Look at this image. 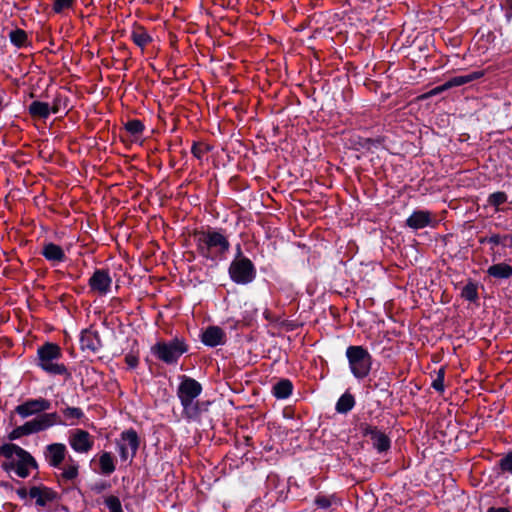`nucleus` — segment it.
<instances>
[{
  "label": "nucleus",
  "mask_w": 512,
  "mask_h": 512,
  "mask_svg": "<svg viewBox=\"0 0 512 512\" xmlns=\"http://www.w3.org/2000/svg\"><path fill=\"white\" fill-rule=\"evenodd\" d=\"M105 506L109 512H123L121 502L116 496H108L105 499Z\"/></svg>",
  "instance_id": "nucleus-32"
},
{
  "label": "nucleus",
  "mask_w": 512,
  "mask_h": 512,
  "mask_svg": "<svg viewBox=\"0 0 512 512\" xmlns=\"http://www.w3.org/2000/svg\"><path fill=\"white\" fill-rule=\"evenodd\" d=\"M346 357L353 376L359 380L366 378L372 369L373 358L361 345H351L346 349Z\"/></svg>",
  "instance_id": "nucleus-5"
},
{
  "label": "nucleus",
  "mask_w": 512,
  "mask_h": 512,
  "mask_svg": "<svg viewBox=\"0 0 512 512\" xmlns=\"http://www.w3.org/2000/svg\"><path fill=\"white\" fill-rule=\"evenodd\" d=\"M125 363L128 365L129 368H136L139 364V357L137 354L134 353H128L125 355L124 358Z\"/></svg>",
  "instance_id": "nucleus-37"
},
{
  "label": "nucleus",
  "mask_w": 512,
  "mask_h": 512,
  "mask_svg": "<svg viewBox=\"0 0 512 512\" xmlns=\"http://www.w3.org/2000/svg\"><path fill=\"white\" fill-rule=\"evenodd\" d=\"M0 448H10V449H13V448H21L20 446L16 445V444H13V443H4L0 446Z\"/></svg>",
  "instance_id": "nucleus-48"
},
{
  "label": "nucleus",
  "mask_w": 512,
  "mask_h": 512,
  "mask_svg": "<svg viewBox=\"0 0 512 512\" xmlns=\"http://www.w3.org/2000/svg\"><path fill=\"white\" fill-rule=\"evenodd\" d=\"M8 321L7 315L0 313V326Z\"/></svg>",
  "instance_id": "nucleus-49"
},
{
  "label": "nucleus",
  "mask_w": 512,
  "mask_h": 512,
  "mask_svg": "<svg viewBox=\"0 0 512 512\" xmlns=\"http://www.w3.org/2000/svg\"><path fill=\"white\" fill-rule=\"evenodd\" d=\"M461 297L469 302L475 303L479 299L478 285L473 281L468 283L462 288Z\"/></svg>",
  "instance_id": "nucleus-25"
},
{
  "label": "nucleus",
  "mask_w": 512,
  "mask_h": 512,
  "mask_svg": "<svg viewBox=\"0 0 512 512\" xmlns=\"http://www.w3.org/2000/svg\"><path fill=\"white\" fill-rule=\"evenodd\" d=\"M111 283L109 271L105 269L96 270L89 279L91 290L100 295H105L110 291Z\"/></svg>",
  "instance_id": "nucleus-10"
},
{
  "label": "nucleus",
  "mask_w": 512,
  "mask_h": 512,
  "mask_svg": "<svg viewBox=\"0 0 512 512\" xmlns=\"http://www.w3.org/2000/svg\"><path fill=\"white\" fill-rule=\"evenodd\" d=\"M100 469L104 474H111L115 470V465L109 453H104L100 457Z\"/></svg>",
  "instance_id": "nucleus-30"
},
{
  "label": "nucleus",
  "mask_w": 512,
  "mask_h": 512,
  "mask_svg": "<svg viewBox=\"0 0 512 512\" xmlns=\"http://www.w3.org/2000/svg\"><path fill=\"white\" fill-rule=\"evenodd\" d=\"M445 367H441L437 371L436 378L432 381L431 387L437 392L443 393L445 390L444 379H445Z\"/></svg>",
  "instance_id": "nucleus-31"
},
{
  "label": "nucleus",
  "mask_w": 512,
  "mask_h": 512,
  "mask_svg": "<svg viewBox=\"0 0 512 512\" xmlns=\"http://www.w3.org/2000/svg\"><path fill=\"white\" fill-rule=\"evenodd\" d=\"M75 0H66V9H69L73 6Z\"/></svg>",
  "instance_id": "nucleus-50"
},
{
  "label": "nucleus",
  "mask_w": 512,
  "mask_h": 512,
  "mask_svg": "<svg viewBox=\"0 0 512 512\" xmlns=\"http://www.w3.org/2000/svg\"><path fill=\"white\" fill-rule=\"evenodd\" d=\"M125 129L128 133H130L134 137H139L142 135L145 126L143 122L139 119H132L125 123Z\"/></svg>",
  "instance_id": "nucleus-26"
},
{
  "label": "nucleus",
  "mask_w": 512,
  "mask_h": 512,
  "mask_svg": "<svg viewBox=\"0 0 512 512\" xmlns=\"http://www.w3.org/2000/svg\"><path fill=\"white\" fill-rule=\"evenodd\" d=\"M212 149V146H210L207 143L204 142H193L191 147V153L195 158L198 160H202L204 155L209 153Z\"/></svg>",
  "instance_id": "nucleus-28"
},
{
  "label": "nucleus",
  "mask_w": 512,
  "mask_h": 512,
  "mask_svg": "<svg viewBox=\"0 0 512 512\" xmlns=\"http://www.w3.org/2000/svg\"><path fill=\"white\" fill-rule=\"evenodd\" d=\"M51 408V402L44 398L28 399L17 405L14 412L25 419L32 415H37L32 420L23 425L14 428L8 435L9 440L13 441L22 436L32 435L48 429L57 423L59 416L57 413H44Z\"/></svg>",
  "instance_id": "nucleus-1"
},
{
  "label": "nucleus",
  "mask_w": 512,
  "mask_h": 512,
  "mask_svg": "<svg viewBox=\"0 0 512 512\" xmlns=\"http://www.w3.org/2000/svg\"><path fill=\"white\" fill-rule=\"evenodd\" d=\"M202 392L201 384L195 379L183 376L177 389V396L183 406V416L188 420H199L202 408L197 397Z\"/></svg>",
  "instance_id": "nucleus-3"
},
{
  "label": "nucleus",
  "mask_w": 512,
  "mask_h": 512,
  "mask_svg": "<svg viewBox=\"0 0 512 512\" xmlns=\"http://www.w3.org/2000/svg\"><path fill=\"white\" fill-rule=\"evenodd\" d=\"M17 494L21 499H26L29 496V491L26 488L22 487L17 490Z\"/></svg>",
  "instance_id": "nucleus-44"
},
{
  "label": "nucleus",
  "mask_w": 512,
  "mask_h": 512,
  "mask_svg": "<svg viewBox=\"0 0 512 512\" xmlns=\"http://www.w3.org/2000/svg\"><path fill=\"white\" fill-rule=\"evenodd\" d=\"M131 40L143 52L145 48L152 43L153 38L144 26L134 23L131 29Z\"/></svg>",
  "instance_id": "nucleus-15"
},
{
  "label": "nucleus",
  "mask_w": 512,
  "mask_h": 512,
  "mask_svg": "<svg viewBox=\"0 0 512 512\" xmlns=\"http://www.w3.org/2000/svg\"><path fill=\"white\" fill-rule=\"evenodd\" d=\"M507 240L504 239V235L500 234H493L490 237H485L480 240L481 243H489L494 246H497L499 244H504Z\"/></svg>",
  "instance_id": "nucleus-35"
},
{
  "label": "nucleus",
  "mask_w": 512,
  "mask_h": 512,
  "mask_svg": "<svg viewBox=\"0 0 512 512\" xmlns=\"http://www.w3.org/2000/svg\"><path fill=\"white\" fill-rule=\"evenodd\" d=\"M360 430L362 435L371 441L374 448H390L389 437L376 426L363 423L360 425Z\"/></svg>",
  "instance_id": "nucleus-9"
},
{
  "label": "nucleus",
  "mask_w": 512,
  "mask_h": 512,
  "mask_svg": "<svg viewBox=\"0 0 512 512\" xmlns=\"http://www.w3.org/2000/svg\"><path fill=\"white\" fill-rule=\"evenodd\" d=\"M507 194L503 191H497L489 195L487 202L493 206L496 211L500 210V206L507 202Z\"/></svg>",
  "instance_id": "nucleus-27"
},
{
  "label": "nucleus",
  "mask_w": 512,
  "mask_h": 512,
  "mask_svg": "<svg viewBox=\"0 0 512 512\" xmlns=\"http://www.w3.org/2000/svg\"><path fill=\"white\" fill-rule=\"evenodd\" d=\"M70 277H77V275H73L70 272L68 273Z\"/></svg>",
  "instance_id": "nucleus-54"
},
{
  "label": "nucleus",
  "mask_w": 512,
  "mask_h": 512,
  "mask_svg": "<svg viewBox=\"0 0 512 512\" xmlns=\"http://www.w3.org/2000/svg\"><path fill=\"white\" fill-rule=\"evenodd\" d=\"M52 452V463L54 466L60 465L64 461V450H48Z\"/></svg>",
  "instance_id": "nucleus-38"
},
{
  "label": "nucleus",
  "mask_w": 512,
  "mask_h": 512,
  "mask_svg": "<svg viewBox=\"0 0 512 512\" xmlns=\"http://www.w3.org/2000/svg\"><path fill=\"white\" fill-rule=\"evenodd\" d=\"M499 467L503 472L512 474V451L506 453L499 461Z\"/></svg>",
  "instance_id": "nucleus-34"
},
{
  "label": "nucleus",
  "mask_w": 512,
  "mask_h": 512,
  "mask_svg": "<svg viewBox=\"0 0 512 512\" xmlns=\"http://www.w3.org/2000/svg\"><path fill=\"white\" fill-rule=\"evenodd\" d=\"M71 448H91L93 440L89 432L82 429H73L69 434Z\"/></svg>",
  "instance_id": "nucleus-16"
},
{
  "label": "nucleus",
  "mask_w": 512,
  "mask_h": 512,
  "mask_svg": "<svg viewBox=\"0 0 512 512\" xmlns=\"http://www.w3.org/2000/svg\"><path fill=\"white\" fill-rule=\"evenodd\" d=\"M52 10L54 13H62L64 11V0H54Z\"/></svg>",
  "instance_id": "nucleus-41"
},
{
  "label": "nucleus",
  "mask_w": 512,
  "mask_h": 512,
  "mask_svg": "<svg viewBox=\"0 0 512 512\" xmlns=\"http://www.w3.org/2000/svg\"><path fill=\"white\" fill-rule=\"evenodd\" d=\"M119 448H139L140 439L134 429H128L121 433L118 440Z\"/></svg>",
  "instance_id": "nucleus-17"
},
{
  "label": "nucleus",
  "mask_w": 512,
  "mask_h": 512,
  "mask_svg": "<svg viewBox=\"0 0 512 512\" xmlns=\"http://www.w3.org/2000/svg\"><path fill=\"white\" fill-rule=\"evenodd\" d=\"M188 348V344L183 338L175 337L169 342H157L151 347V352L163 363L174 365L188 351Z\"/></svg>",
  "instance_id": "nucleus-6"
},
{
  "label": "nucleus",
  "mask_w": 512,
  "mask_h": 512,
  "mask_svg": "<svg viewBox=\"0 0 512 512\" xmlns=\"http://www.w3.org/2000/svg\"><path fill=\"white\" fill-rule=\"evenodd\" d=\"M201 341L209 347L222 345L226 341V334L219 326H209L203 331Z\"/></svg>",
  "instance_id": "nucleus-12"
},
{
  "label": "nucleus",
  "mask_w": 512,
  "mask_h": 512,
  "mask_svg": "<svg viewBox=\"0 0 512 512\" xmlns=\"http://www.w3.org/2000/svg\"><path fill=\"white\" fill-rule=\"evenodd\" d=\"M485 75L484 71H473L466 75H459L451 78L453 87H459L472 81L478 80Z\"/></svg>",
  "instance_id": "nucleus-24"
},
{
  "label": "nucleus",
  "mask_w": 512,
  "mask_h": 512,
  "mask_svg": "<svg viewBox=\"0 0 512 512\" xmlns=\"http://www.w3.org/2000/svg\"><path fill=\"white\" fill-rule=\"evenodd\" d=\"M9 40L16 48L21 49L29 45L28 34L21 28H15L8 33Z\"/></svg>",
  "instance_id": "nucleus-21"
},
{
  "label": "nucleus",
  "mask_w": 512,
  "mask_h": 512,
  "mask_svg": "<svg viewBox=\"0 0 512 512\" xmlns=\"http://www.w3.org/2000/svg\"><path fill=\"white\" fill-rule=\"evenodd\" d=\"M487 512H510L508 508L505 507H491L487 510Z\"/></svg>",
  "instance_id": "nucleus-45"
},
{
  "label": "nucleus",
  "mask_w": 512,
  "mask_h": 512,
  "mask_svg": "<svg viewBox=\"0 0 512 512\" xmlns=\"http://www.w3.org/2000/svg\"><path fill=\"white\" fill-rule=\"evenodd\" d=\"M229 275L237 284H248L256 277V269L252 261L242 255L240 245L237 246V256L229 266Z\"/></svg>",
  "instance_id": "nucleus-8"
},
{
  "label": "nucleus",
  "mask_w": 512,
  "mask_h": 512,
  "mask_svg": "<svg viewBox=\"0 0 512 512\" xmlns=\"http://www.w3.org/2000/svg\"><path fill=\"white\" fill-rule=\"evenodd\" d=\"M29 497L35 499L37 506L44 507L56 499L57 493L45 486H32L29 489Z\"/></svg>",
  "instance_id": "nucleus-11"
},
{
  "label": "nucleus",
  "mask_w": 512,
  "mask_h": 512,
  "mask_svg": "<svg viewBox=\"0 0 512 512\" xmlns=\"http://www.w3.org/2000/svg\"><path fill=\"white\" fill-rule=\"evenodd\" d=\"M25 2L26 0H20L19 2L14 3V7L18 10H24L27 8Z\"/></svg>",
  "instance_id": "nucleus-46"
},
{
  "label": "nucleus",
  "mask_w": 512,
  "mask_h": 512,
  "mask_svg": "<svg viewBox=\"0 0 512 512\" xmlns=\"http://www.w3.org/2000/svg\"><path fill=\"white\" fill-rule=\"evenodd\" d=\"M432 223V213L425 210L414 211L406 220V225L414 230L425 228Z\"/></svg>",
  "instance_id": "nucleus-13"
},
{
  "label": "nucleus",
  "mask_w": 512,
  "mask_h": 512,
  "mask_svg": "<svg viewBox=\"0 0 512 512\" xmlns=\"http://www.w3.org/2000/svg\"><path fill=\"white\" fill-rule=\"evenodd\" d=\"M62 349L53 342H45L37 349V365L45 372L51 375H63L64 364H58L54 361L61 359Z\"/></svg>",
  "instance_id": "nucleus-7"
},
{
  "label": "nucleus",
  "mask_w": 512,
  "mask_h": 512,
  "mask_svg": "<svg viewBox=\"0 0 512 512\" xmlns=\"http://www.w3.org/2000/svg\"><path fill=\"white\" fill-rule=\"evenodd\" d=\"M293 392V384L289 379H281L272 388V394L277 399H287Z\"/></svg>",
  "instance_id": "nucleus-20"
},
{
  "label": "nucleus",
  "mask_w": 512,
  "mask_h": 512,
  "mask_svg": "<svg viewBox=\"0 0 512 512\" xmlns=\"http://www.w3.org/2000/svg\"><path fill=\"white\" fill-rule=\"evenodd\" d=\"M60 476L64 478V470L60 473Z\"/></svg>",
  "instance_id": "nucleus-55"
},
{
  "label": "nucleus",
  "mask_w": 512,
  "mask_h": 512,
  "mask_svg": "<svg viewBox=\"0 0 512 512\" xmlns=\"http://www.w3.org/2000/svg\"><path fill=\"white\" fill-rule=\"evenodd\" d=\"M78 469L74 465L66 466V480L77 476Z\"/></svg>",
  "instance_id": "nucleus-42"
},
{
  "label": "nucleus",
  "mask_w": 512,
  "mask_h": 512,
  "mask_svg": "<svg viewBox=\"0 0 512 512\" xmlns=\"http://www.w3.org/2000/svg\"><path fill=\"white\" fill-rule=\"evenodd\" d=\"M380 143L378 139H372V138H359V141L357 144L362 149L370 150L372 146H375L376 144Z\"/></svg>",
  "instance_id": "nucleus-36"
},
{
  "label": "nucleus",
  "mask_w": 512,
  "mask_h": 512,
  "mask_svg": "<svg viewBox=\"0 0 512 512\" xmlns=\"http://www.w3.org/2000/svg\"><path fill=\"white\" fill-rule=\"evenodd\" d=\"M44 448H64V444H62V443H51V444H47Z\"/></svg>",
  "instance_id": "nucleus-47"
},
{
  "label": "nucleus",
  "mask_w": 512,
  "mask_h": 512,
  "mask_svg": "<svg viewBox=\"0 0 512 512\" xmlns=\"http://www.w3.org/2000/svg\"><path fill=\"white\" fill-rule=\"evenodd\" d=\"M487 274L495 279H508L512 277V266L507 263L493 264L488 267Z\"/></svg>",
  "instance_id": "nucleus-19"
},
{
  "label": "nucleus",
  "mask_w": 512,
  "mask_h": 512,
  "mask_svg": "<svg viewBox=\"0 0 512 512\" xmlns=\"http://www.w3.org/2000/svg\"><path fill=\"white\" fill-rule=\"evenodd\" d=\"M84 416L83 411L76 407H66V420L71 419V425L76 424L75 420H79Z\"/></svg>",
  "instance_id": "nucleus-33"
},
{
  "label": "nucleus",
  "mask_w": 512,
  "mask_h": 512,
  "mask_svg": "<svg viewBox=\"0 0 512 512\" xmlns=\"http://www.w3.org/2000/svg\"><path fill=\"white\" fill-rule=\"evenodd\" d=\"M58 111H59V105L57 103H55L54 106L52 107V112L57 113Z\"/></svg>",
  "instance_id": "nucleus-51"
},
{
  "label": "nucleus",
  "mask_w": 512,
  "mask_h": 512,
  "mask_svg": "<svg viewBox=\"0 0 512 512\" xmlns=\"http://www.w3.org/2000/svg\"><path fill=\"white\" fill-rule=\"evenodd\" d=\"M315 503L318 507L327 509L331 506V499L325 496H319L316 498Z\"/></svg>",
  "instance_id": "nucleus-39"
},
{
  "label": "nucleus",
  "mask_w": 512,
  "mask_h": 512,
  "mask_svg": "<svg viewBox=\"0 0 512 512\" xmlns=\"http://www.w3.org/2000/svg\"><path fill=\"white\" fill-rule=\"evenodd\" d=\"M453 88V85H452V82H451V79H449L447 82H445L444 84L440 85V86H437L433 89H431L430 91L420 95L418 97L419 100H426V99H429L433 96H436L438 94H441L442 92L448 90V89H451Z\"/></svg>",
  "instance_id": "nucleus-29"
},
{
  "label": "nucleus",
  "mask_w": 512,
  "mask_h": 512,
  "mask_svg": "<svg viewBox=\"0 0 512 512\" xmlns=\"http://www.w3.org/2000/svg\"><path fill=\"white\" fill-rule=\"evenodd\" d=\"M41 255L49 261L52 266H56L64 261V250L61 246L52 242L43 244Z\"/></svg>",
  "instance_id": "nucleus-14"
},
{
  "label": "nucleus",
  "mask_w": 512,
  "mask_h": 512,
  "mask_svg": "<svg viewBox=\"0 0 512 512\" xmlns=\"http://www.w3.org/2000/svg\"><path fill=\"white\" fill-rule=\"evenodd\" d=\"M193 236L199 255L206 259H214L225 255L230 248L227 237L220 231L208 229L206 231L195 230Z\"/></svg>",
  "instance_id": "nucleus-2"
},
{
  "label": "nucleus",
  "mask_w": 512,
  "mask_h": 512,
  "mask_svg": "<svg viewBox=\"0 0 512 512\" xmlns=\"http://www.w3.org/2000/svg\"><path fill=\"white\" fill-rule=\"evenodd\" d=\"M48 103L41 101H33L29 105V113L34 118L46 119L50 115Z\"/></svg>",
  "instance_id": "nucleus-22"
},
{
  "label": "nucleus",
  "mask_w": 512,
  "mask_h": 512,
  "mask_svg": "<svg viewBox=\"0 0 512 512\" xmlns=\"http://www.w3.org/2000/svg\"><path fill=\"white\" fill-rule=\"evenodd\" d=\"M0 486H1V487H4V488H8V487H10L11 485H10L8 482H1V483H0Z\"/></svg>",
  "instance_id": "nucleus-52"
},
{
  "label": "nucleus",
  "mask_w": 512,
  "mask_h": 512,
  "mask_svg": "<svg viewBox=\"0 0 512 512\" xmlns=\"http://www.w3.org/2000/svg\"><path fill=\"white\" fill-rule=\"evenodd\" d=\"M110 487V484L106 481H101V482H97L95 483L93 486H92V489L97 492V493H100L106 489H108Z\"/></svg>",
  "instance_id": "nucleus-40"
},
{
  "label": "nucleus",
  "mask_w": 512,
  "mask_h": 512,
  "mask_svg": "<svg viewBox=\"0 0 512 512\" xmlns=\"http://www.w3.org/2000/svg\"><path fill=\"white\" fill-rule=\"evenodd\" d=\"M82 349L97 352L101 347L99 336L91 331H84L80 338Z\"/></svg>",
  "instance_id": "nucleus-18"
},
{
  "label": "nucleus",
  "mask_w": 512,
  "mask_h": 512,
  "mask_svg": "<svg viewBox=\"0 0 512 512\" xmlns=\"http://www.w3.org/2000/svg\"><path fill=\"white\" fill-rule=\"evenodd\" d=\"M0 455L4 457L1 467L6 472H15L20 478H26L30 469L38 467L34 457L27 450H0Z\"/></svg>",
  "instance_id": "nucleus-4"
},
{
  "label": "nucleus",
  "mask_w": 512,
  "mask_h": 512,
  "mask_svg": "<svg viewBox=\"0 0 512 512\" xmlns=\"http://www.w3.org/2000/svg\"><path fill=\"white\" fill-rule=\"evenodd\" d=\"M58 299L61 303H63L64 302V294L59 295Z\"/></svg>",
  "instance_id": "nucleus-53"
},
{
  "label": "nucleus",
  "mask_w": 512,
  "mask_h": 512,
  "mask_svg": "<svg viewBox=\"0 0 512 512\" xmlns=\"http://www.w3.org/2000/svg\"><path fill=\"white\" fill-rule=\"evenodd\" d=\"M354 406H355L354 396L351 393L346 392L343 395H341V397L338 399V401L336 403V411L338 413L346 414L349 411H351Z\"/></svg>",
  "instance_id": "nucleus-23"
},
{
  "label": "nucleus",
  "mask_w": 512,
  "mask_h": 512,
  "mask_svg": "<svg viewBox=\"0 0 512 512\" xmlns=\"http://www.w3.org/2000/svg\"><path fill=\"white\" fill-rule=\"evenodd\" d=\"M502 6L506 9V17L508 20L512 18V0H505Z\"/></svg>",
  "instance_id": "nucleus-43"
}]
</instances>
